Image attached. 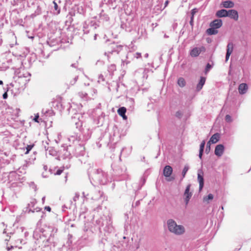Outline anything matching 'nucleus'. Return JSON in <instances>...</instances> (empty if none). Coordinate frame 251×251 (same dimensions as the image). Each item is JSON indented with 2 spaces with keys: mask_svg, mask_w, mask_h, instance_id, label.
Listing matches in <instances>:
<instances>
[{
  "mask_svg": "<svg viewBox=\"0 0 251 251\" xmlns=\"http://www.w3.org/2000/svg\"><path fill=\"white\" fill-rule=\"evenodd\" d=\"M96 222L97 225L99 226L100 229L102 228L104 231L109 233L113 231V227L110 218L103 216L100 217V219L97 220Z\"/></svg>",
  "mask_w": 251,
  "mask_h": 251,
  "instance_id": "39448f33",
  "label": "nucleus"
},
{
  "mask_svg": "<svg viewBox=\"0 0 251 251\" xmlns=\"http://www.w3.org/2000/svg\"><path fill=\"white\" fill-rule=\"evenodd\" d=\"M146 181V178L145 177H142L140 180V183H141V186L140 188V189L144 185Z\"/></svg>",
  "mask_w": 251,
  "mask_h": 251,
  "instance_id": "5fc2aeb1",
  "label": "nucleus"
},
{
  "mask_svg": "<svg viewBox=\"0 0 251 251\" xmlns=\"http://www.w3.org/2000/svg\"><path fill=\"white\" fill-rule=\"evenodd\" d=\"M205 48L203 46L201 47H195L190 51V55L193 57H198L201 52H204Z\"/></svg>",
  "mask_w": 251,
  "mask_h": 251,
  "instance_id": "ddd939ff",
  "label": "nucleus"
},
{
  "mask_svg": "<svg viewBox=\"0 0 251 251\" xmlns=\"http://www.w3.org/2000/svg\"><path fill=\"white\" fill-rule=\"evenodd\" d=\"M99 24L95 19L86 21L83 25V31L84 34L93 32L99 26Z\"/></svg>",
  "mask_w": 251,
  "mask_h": 251,
  "instance_id": "1a4fd4ad",
  "label": "nucleus"
},
{
  "mask_svg": "<svg viewBox=\"0 0 251 251\" xmlns=\"http://www.w3.org/2000/svg\"><path fill=\"white\" fill-rule=\"evenodd\" d=\"M224 151V146L222 144L218 145L215 149V154L218 156H221Z\"/></svg>",
  "mask_w": 251,
  "mask_h": 251,
  "instance_id": "f3484780",
  "label": "nucleus"
},
{
  "mask_svg": "<svg viewBox=\"0 0 251 251\" xmlns=\"http://www.w3.org/2000/svg\"><path fill=\"white\" fill-rule=\"evenodd\" d=\"M168 3H169V1L166 0L164 3V6L163 7H162V5L159 6V5H158L156 6L157 10H160V11L163 10L168 5Z\"/></svg>",
  "mask_w": 251,
  "mask_h": 251,
  "instance_id": "a19ab883",
  "label": "nucleus"
},
{
  "mask_svg": "<svg viewBox=\"0 0 251 251\" xmlns=\"http://www.w3.org/2000/svg\"><path fill=\"white\" fill-rule=\"evenodd\" d=\"M7 97H8V95H7V92H5L3 95H2V97H3V99H6L7 98Z\"/></svg>",
  "mask_w": 251,
  "mask_h": 251,
  "instance_id": "680f3d73",
  "label": "nucleus"
},
{
  "mask_svg": "<svg viewBox=\"0 0 251 251\" xmlns=\"http://www.w3.org/2000/svg\"><path fill=\"white\" fill-rule=\"evenodd\" d=\"M83 197L87 199H90L94 201H103L104 199L103 193L99 188L95 187H91L88 191H84L82 193Z\"/></svg>",
  "mask_w": 251,
  "mask_h": 251,
  "instance_id": "7ed1b4c3",
  "label": "nucleus"
},
{
  "mask_svg": "<svg viewBox=\"0 0 251 251\" xmlns=\"http://www.w3.org/2000/svg\"><path fill=\"white\" fill-rule=\"evenodd\" d=\"M211 68L212 66L209 63H207L205 69V73L208 72Z\"/></svg>",
  "mask_w": 251,
  "mask_h": 251,
  "instance_id": "de8ad7c7",
  "label": "nucleus"
},
{
  "mask_svg": "<svg viewBox=\"0 0 251 251\" xmlns=\"http://www.w3.org/2000/svg\"><path fill=\"white\" fill-rule=\"evenodd\" d=\"M220 138V134L218 133H216L214 134L210 138L209 142L212 144H215L217 143Z\"/></svg>",
  "mask_w": 251,
  "mask_h": 251,
  "instance_id": "cd10ccee",
  "label": "nucleus"
},
{
  "mask_svg": "<svg viewBox=\"0 0 251 251\" xmlns=\"http://www.w3.org/2000/svg\"><path fill=\"white\" fill-rule=\"evenodd\" d=\"M62 172H63V170L62 169H58L56 171V172L55 173V175H60V174H61Z\"/></svg>",
  "mask_w": 251,
  "mask_h": 251,
  "instance_id": "bf43d9fd",
  "label": "nucleus"
},
{
  "mask_svg": "<svg viewBox=\"0 0 251 251\" xmlns=\"http://www.w3.org/2000/svg\"><path fill=\"white\" fill-rule=\"evenodd\" d=\"M203 172L202 170L198 171V180L199 182V190L201 191L204 185Z\"/></svg>",
  "mask_w": 251,
  "mask_h": 251,
  "instance_id": "2eb2a0df",
  "label": "nucleus"
},
{
  "mask_svg": "<svg viewBox=\"0 0 251 251\" xmlns=\"http://www.w3.org/2000/svg\"><path fill=\"white\" fill-rule=\"evenodd\" d=\"M126 102L130 105V107H133L134 104V100L133 98H127Z\"/></svg>",
  "mask_w": 251,
  "mask_h": 251,
  "instance_id": "ea45409f",
  "label": "nucleus"
},
{
  "mask_svg": "<svg viewBox=\"0 0 251 251\" xmlns=\"http://www.w3.org/2000/svg\"><path fill=\"white\" fill-rule=\"evenodd\" d=\"M90 138V136H86L82 134L74 133L70 136L68 140L70 142L75 144V147H73L72 154L76 157L83 156L85 154L84 143Z\"/></svg>",
  "mask_w": 251,
  "mask_h": 251,
  "instance_id": "f257e3e1",
  "label": "nucleus"
},
{
  "mask_svg": "<svg viewBox=\"0 0 251 251\" xmlns=\"http://www.w3.org/2000/svg\"><path fill=\"white\" fill-rule=\"evenodd\" d=\"M225 120L227 123H231L232 122V119L229 115H226L225 117Z\"/></svg>",
  "mask_w": 251,
  "mask_h": 251,
  "instance_id": "49530a36",
  "label": "nucleus"
},
{
  "mask_svg": "<svg viewBox=\"0 0 251 251\" xmlns=\"http://www.w3.org/2000/svg\"><path fill=\"white\" fill-rule=\"evenodd\" d=\"M57 232V228L52 226H48L45 227L43 231V235L48 238L47 242L50 245L53 244L55 246L54 236Z\"/></svg>",
  "mask_w": 251,
  "mask_h": 251,
  "instance_id": "423d86ee",
  "label": "nucleus"
},
{
  "mask_svg": "<svg viewBox=\"0 0 251 251\" xmlns=\"http://www.w3.org/2000/svg\"><path fill=\"white\" fill-rule=\"evenodd\" d=\"M191 184L187 185L185 192L184 193V201L185 202L186 205H187L189 202L190 199H191L192 194L191 192H190Z\"/></svg>",
  "mask_w": 251,
  "mask_h": 251,
  "instance_id": "4468645a",
  "label": "nucleus"
},
{
  "mask_svg": "<svg viewBox=\"0 0 251 251\" xmlns=\"http://www.w3.org/2000/svg\"><path fill=\"white\" fill-rule=\"evenodd\" d=\"M223 25V22L221 19H215L212 22H211L210 24V26H213L215 28H219Z\"/></svg>",
  "mask_w": 251,
  "mask_h": 251,
  "instance_id": "6ab92c4d",
  "label": "nucleus"
},
{
  "mask_svg": "<svg viewBox=\"0 0 251 251\" xmlns=\"http://www.w3.org/2000/svg\"><path fill=\"white\" fill-rule=\"evenodd\" d=\"M72 149H73V146L71 145H69L67 147V149L64 148L63 151H61V154L60 156H59V159L62 158L63 159H65L67 158H71L72 157Z\"/></svg>",
  "mask_w": 251,
  "mask_h": 251,
  "instance_id": "f8f14e48",
  "label": "nucleus"
},
{
  "mask_svg": "<svg viewBox=\"0 0 251 251\" xmlns=\"http://www.w3.org/2000/svg\"><path fill=\"white\" fill-rule=\"evenodd\" d=\"M42 113H44L46 116H51L54 114L53 110H42Z\"/></svg>",
  "mask_w": 251,
  "mask_h": 251,
  "instance_id": "f704fd0d",
  "label": "nucleus"
},
{
  "mask_svg": "<svg viewBox=\"0 0 251 251\" xmlns=\"http://www.w3.org/2000/svg\"><path fill=\"white\" fill-rule=\"evenodd\" d=\"M100 17L101 20L107 21L109 20V17L108 15L105 13L103 11L100 14Z\"/></svg>",
  "mask_w": 251,
  "mask_h": 251,
  "instance_id": "2f4dec72",
  "label": "nucleus"
},
{
  "mask_svg": "<svg viewBox=\"0 0 251 251\" xmlns=\"http://www.w3.org/2000/svg\"><path fill=\"white\" fill-rule=\"evenodd\" d=\"M116 70V65L114 64H111L108 67V71L110 73L112 74Z\"/></svg>",
  "mask_w": 251,
  "mask_h": 251,
  "instance_id": "c9c22d12",
  "label": "nucleus"
},
{
  "mask_svg": "<svg viewBox=\"0 0 251 251\" xmlns=\"http://www.w3.org/2000/svg\"><path fill=\"white\" fill-rule=\"evenodd\" d=\"M53 106L59 111H62L64 109V107L63 106L62 103L59 101H55L53 102Z\"/></svg>",
  "mask_w": 251,
  "mask_h": 251,
  "instance_id": "bb28decb",
  "label": "nucleus"
},
{
  "mask_svg": "<svg viewBox=\"0 0 251 251\" xmlns=\"http://www.w3.org/2000/svg\"><path fill=\"white\" fill-rule=\"evenodd\" d=\"M173 172V168L169 165L166 166L163 170V175L165 177L171 176Z\"/></svg>",
  "mask_w": 251,
  "mask_h": 251,
  "instance_id": "4be33fe9",
  "label": "nucleus"
},
{
  "mask_svg": "<svg viewBox=\"0 0 251 251\" xmlns=\"http://www.w3.org/2000/svg\"><path fill=\"white\" fill-rule=\"evenodd\" d=\"M140 201H139H139H137L135 202V206H138L140 204Z\"/></svg>",
  "mask_w": 251,
  "mask_h": 251,
  "instance_id": "774afa93",
  "label": "nucleus"
},
{
  "mask_svg": "<svg viewBox=\"0 0 251 251\" xmlns=\"http://www.w3.org/2000/svg\"><path fill=\"white\" fill-rule=\"evenodd\" d=\"M204 146H205V141H202V142L201 143V145H200V151H203V150H204Z\"/></svg>",
  "mask_w": 251,
  "mask_h": 251,
  "instance_id": "09e8293b",
  "label": "nucleus"
},
{
  "mask_svg": "<svg viewBox=\"0 0 251 251\" xmlns=\"http://www.w3.org/2000/svg\"><path fill=\"white\" fill-rule=\"evenodd\" d=\"M41 13H42V9L40 6H38L37 7V9H36V10L34 12V13L35 14V15L38 16V15H40L41 14Z\"/></svg>",
  "mask_w": 251,
  "mask_h": 251,
  "instance_id": "79ce46f5",
  "label": "nucleus"
},
{
  "mask_svg": "<svg viewBox=\"0 0 251 251\" xmlns=\"http://www.w3.org/2000/svg\"><path fill=\"white\" fill-rule=\"evenodd\" d=\"M189 23H190V25L191 26L192 28H193V26H194V18L191 17L190 21Z\"/></svg>",
  "mask_w": 251,
  "mask_h": 251,
  "instance_id": "13d9d810",
  "label": "nucleus"
},
{
  "mask_svg": "<svg viewBox=\"0 0 251 251\" xmlns=\"http://www.w3.org/2000/svg\"><path fill=\"white\" fill-rule=\"evenodd\" d=\"M210 150V143L208 142L206 145V147L205 149V152L208 153Z\"/></svg>",
  "mask_w": 251,
  "mask_h": 251,
  "instance_id": "864d4df0",
  "label": "nucleus"
},
{
  "mask_svg": "<svg viewBox=\"0 0 251 251\" xmlns=\"http://www.w3.org/2000/svg\"><path fill=\"white\" fill-rule=\"evenodd\" d=\"M215 15L218 18L226 17L228 15V10L224 9L218 10Z\"/></svg>",
  "mask_w": 251,
  "mask_h": 251,
  "instance_id": "5701e85b",
  "label": "nucleus"
},
{
  "mask_svg": "<svg viewBox=\"0 0 251 251\" xmlns=\"http://www.w3.org/2000/svg\"><path fill=\"white\" fill-rule=\"evenodd\" d=\"M189 169V167L188 165H185L184 166V167L182 170V179L184 178L185 176V175L187 172V171H188Z\"/></svg>",
  "mask_w": 251,
  "mask_h": 251,
  "instance_id": "e433bc0d",
  "label": "nucleus"
},
{
  "mask_svg": "<svg viewBox=\"0 0 251 251\" xmlns=\"http://www.w3.org/2000/svg\"><path fill=\"white\" fill-rule=\"evenodd\" d=\"M104 81V76L100 74L99 75V77H98V82L100 83L101 82H102V81Z\"/></svg>",
  "mask_w": 251,
  "mask_h": 251,
  "instance_id": "3c124183",
  "label": "nucleus"
},
{
  "mask_svg": "<svg viewBox=\"0 0 251 251\" xmlns=\"http://www.w3.org/2000/svg\"><path fill=\"white\" fill-rule=\"evenodd\" d=\"M234 45L232 42H229L228 43L226 47V62H227L229 58L230 55L233 52V50Z\"/></svg>",
  "mask_w": 251,
  "mask_h": 251,
  "instance_id": "dca6fc26",
  "label": "nucleus"
},
{
  "mask_svg": "<svg viewBox=\"0 0 251 251\" xmlns=\"http://www.w3.org/2000/svg\"><path fill=\"white\" fill-rule=\"evenodd\" d=\"M221 6L226 8H232L234 7V2L231 0H226L223 1L221 4Z\"/></svg>",
  "mask_w": 251,
  "mask_h": 251,
  "instance_id": "393cba45",
  "label": "nucleus"
},
{
  "mask_svg": "<svg viewBox=\"0 0 251 251\" xmlns=\"http://www.w3.org/2000/svg\"><path fill=\"white\" fill-rule=\"evenodd\" d=\"M142 7L144 9L150 8L152 5V0H140Z\"/></svg>",
  "mask_w": 251,
  "mask_h": 251,
  "instance_id": "aec40b11",
  "label": "nucleus"
},
{
  "mask_svg": "<svg viewBox=\"0 0 251 251\" xmlns=\"http://www.w3.org/2000/svg\"><path fill=\"white\" fill-rule=\"evenodd\" d=\"M45 209L49 212L51 211V208L49 206H46Z\"/></svg>",
  "mask_w": 251,
  "mask_h": 251,
  "instance_id": "338daca9",
  "label": "nucleus"
},
{
  "mask_svg": "<svg viewBox=\"0 0 251 251\" xmlns=\"http://www.w3.org/2000/svg\"><path fill=\"white\" fill-rule=\"evenodd\" d=\"M167 225L169 231L175 235H180L185 231L184 227L182 225H177L173 219H168L167 221Z\"/></svg>",
  "mask_w": 251,
  "mask_h": 251,
  "instance_id": "20e7f679",
  "label": "nucleus"
},
{
  "mask_svg": "<svg viewBox=\"0 0 251 251\" xmlns=\"http://www.w3.org/2000/svg\"><path fill=\"white\" fill-rule=\"evenodd\" d=\"M248 89V85L246 83H241L239 85L238 91L240 94L243 95L246 93Z\"/></svg>",
  "mask_w": 251,
  "mask_h": 251,
  "instance_id": "412c9836",
  "label": "nucleus"
},
{
  "mask_svg": "<svg viewBox=\"0 0 251 251\" xmlns=\"http://www.w3.org/2000/svg\"><path fill=\"white\" fill-rule=\"evenodd\" d=\"M79 193H76L75 194V196L73 198L74 201H77L79 199Z\"/></svg>",
  "mask_w": 251,
  "mask_h": 251,
  "instance_id": "6e6d98bb",
  "label": "nucleus"
},
{
  "mask_svg": "<svg viewBox=\"0 0 251 251\" xmlns=\"http://www.w3.org/2000/svg\"><path fill=\"white\" fill-rule=\"evenodd\" d=\"M20 243L21 244H25V242L24 240L23 239H18L17 240H16V244L15 246L16 247H18L19 249H21V247H19L18 246V243Z\"/></svg>",
  "mask_w": 251,
  "mask_h": 251,
  "instance_id": "58836bf2",
  "label": "nucleus"
},
{
  "mask_svg": "<svg viewBox=\"0 0 251 251\" xmlns=\"http://www.w3.org/2000/svg\"><path fill=\"white\" fill-rule=\"evenodd\" d=\"M18 77V81L19 83L26 85L30 79L31 74L24 69H17L15 71Z\"/></svg>",
  "mask_w": 251,
  "mask_h": 251,
  "instance_id": "6e6552de",
  "label": "nucleus"
},
{
  "mask_svg": "<svg viewBox=\"0 0 251 251\" xmlns=\"http://www.w3.org/2000/svg\"><path fill=\"white\" fill-rule=\"evenodd\" d=\"M206 78L203 76H201L200 81L197 85L196 89L197 91H200L203 87L205 83Z\"/></svg>",
  "mask_w": 251,
  "mask_h": 251,
  "instance_id": "b1692460",
  "label": "nucleus"
},
{
  "mask_svg": "<svg viewBox=\"0 0 251 251\" xmlns=\"http://www.w3.org/2000/svg\"><path fill=\"white\" fill-rule=\"evenodd\" d=\"M33 147V145H28L26 148V151L25 152V154H27L29 152V151L32 149Z\"/></svg>",
  "mask_w": 251,
  "mask_h": 251,
  "instance_id": "603ef678",
  "label": "nucleus"
},
{
  "mask_svg": "<svg viewBox=\"0 0 251 251\" xmlns=\"http://www.w3.org/2000/svg\"><path fill=\"white\" fill-rule=\"evenodd\" d=\"M213 199V195L212 194H209L208 195L207 197L204 198L203 201H207L208 200H211Z\"/></svg>",
  "mask_w": 251,
  "mask_h": 251,
  "instance_id": "37998d69",
  "label": "nucleus"
},
{
  "mask_svg": "<svg viewBox=\"0 0 251 251\" xmlns=\"http://www.w3.org/2000/svg\"><path fill=\"white\" fill-rule=\"evenodd\" d=\"M203 152V151H199V157L200 159H201V158H202V155Z\"/></svg>",
  "mask_w": 251,
  "mask_h": 251,
  "instance_id": "69168bd1",
  "label": "nucleus"
},
{
  "mask_svg": "<svg viewBox=\"0 0 251 251\" xmlns=\"http://www.w3.org/2000/svg\"><path fill=\"white\" fill-rule=\"evenodd\" d=\"M198 12V9L196 8H193L191 11V17H193L194 18V15H195V14L196 13H197Z\"/></svg>",
  "mask_w": 251,
  "mask_h": 251,
  "instance_id": "a18cd8bd",
  "label": "nucleus"
},
{
  "mask_svg": "<svg viewBox=\"0 0 251 251\" xmlns=\"http://www.w3.org/2000/svg\"><path fill=\"white\" fill-rule=\"evenodd\" d=\"M38 118H39V116H38V115H37V116H36L35 117V118H34V121L35 122L39 123V121H38Z\"/></svg>",
  "mask_w": 251,
  "mask_h": 251,
  "instance_id": "0e129e2a",
  "label": "nucleus"
},
{
  "mask_svg": "<svg viewBox=\"0 0 251 251\" xmlns=\"http://www.w3.org/2000/svg\"><path fill=\"white\" fill-rule=\"evenodd\" d=\"M53 3L54 4V10L53 13L55 15H58L60 13V8L58 6L57 3L54 0L53 1Z\"/></svg>",
  "mask_w": 251,
  "mask_h": 251,
  "instance_id": "7c9ffc66",
  "label": "nucleus"
},
{
  "mask_svg": "<svg viewBox=\"0 0 251 251\" xmlns=\"http://www.w3.org/2000/svg\"><path fill=\"white\" fill-rule=\"evenodd\" d=\"M45 148V150L46 151H49V153L50 154V155H51L52 156L56 155V151L54 149V148H53L52 147H48L47 149H46V147Z\"/></svg>",
  "mask_w": 251,
  "mask_h": 251,
  "instance_id": "72a5a7b5",
  "label": "nucleus"
},
{
  "mask_svg": "<svg viewBox=\"0 0 251 251\" xmlns=\"http://www.w3.org/2000/svg\"><path fill=\"white\" fill-rule=\"evenodd\" d=\"M83 116L80 113H75L71 118V123L74 124L76 126V127L79 130H81L83 126Z\"/></svg>",
  "mask_w": 251,
  "mask_h": 251,
  "instance_id": "9d476101",
  "label": "nucleus"
},
{
  "mask_svg": "<svg viewBox=\"0 0 251 251\" xmlns=\"http://www.w3.org/2000/svg\"><path fill=\"white\" fill-rule=\"evenodd\" d=\"M130 62L129 61H128V60H122V65H124L126 63V64H127L128 63H129Z\"/></svg>",
  "mask_w": 251,
  "mask_h": 251,
  "instance_id": "052dcab7",
  "label": "nucleus"
},
{
  "mask_svg": "<svg viewBox=\"0 0 251 251\" xmlns=\"http://www.w3.org/2000/svg\"><path fill=\"white\" fill-rule=\"evenodd\" d=\"M228 17L237 21L238 19V12L234 9H230L228 10Z\"/></svg>",
  "mask_w": 251,
  "mask_h": 251,
  "instance_id": "a211bd4d",
  "label": "nucleus"
},
{
  "mask_svg": "<svg viewBox=\"0 0 251 251\" xmlns=\"http://www.w3.org/2000/svg\"><path fill=\"white\" fill-rule=\"evenodd\" d=\"M133 56L136 59L141 58L142 57L141 53L140 52L133 53L132 52H129L126 55V58L128 59L130 56Z\"/></svg>",
  "mask_w": 251,
  "mask_h": 251,
  "instance_id": "c85d7f7f",
  "label": "nucleus"
},
{
  "mask_svg": "<svg viewBox=\"0 0 251 251\" xmlns=\"http://www.w3.org/2000/svg\"><path fill=\"white\" fill-rule=\"evenodd\" d=\"M124 46L114 42L110 43L108 46L107 50L104 52V55L106 56L108 60L111 55L114 53L119 54L123 50Z\"/></svg>",
  "mask_w": 251,
  "mask_h": 251,
  "instance_id": "0eeeda50",
  "label": "nucleus"
},
{
  "mask_svg": "<svg viewBox=\"0 0 251 251\" xmlns=\"http://www.w3.org/2000/svg\"><path fill=\"white\" fill-rule=\"evenodd\" d=\"M218 32V30L215 28V27H213V26H210V28H208L206 30V33L208 35H215L217 34Z\"/></svg>",
  "mask_w": 251,
  "mask_h": 251,
  "instance_id": "c756f323",
  "label": "nucleus"
},
{
  "mask_svg": "<svg viewBox=\"0 0 251 251\" xmlns=\"http://www.w3.org/2000/svg\"><path fill=\"white\" fill-rule=\"evenodd\" d=\"M77 79H78V76H75L73 80H72L70 81L69 85L70 86L74 85L76 82Z\"/></svg>",
  "mask_w": 251,
  "mask_h": 251,
  "instance_id": "c03bdc74",
  "label": "nucleus"
},
{
  "mask_svg": "<svg viewBox=\"0 0 251 251\" xmlns=\"http://www.w3.org/2000/svg\"><path fill=\"white\" fill-rule=\"evenodd\" d=\"M48 43L50 46H53L54 45V44H53V42H52V40H50V41H48Z\"/></svg>",
  "mask_w": 251,
  "mask_h": 251,
  "instance_id": "e2e57ef3",
  "label": "nucleus"
},
{
  "mask_svg": "<svg viewBox=\"0 0 251 251\" xmlns=\"http://www.w3.org/2000/svg\"><path fill=\"white\" fill-rule=\"evenodd\" d=\"M126 109L125 107H121L118 110V114L121 116L124 120L127 119V116L126 115Z\"/></svg>",
  "mask_w": 251,
  "mask_h": 251,
  "instance_id": "a878e982",
  "label": "nucleus"
},
{
  "mask_svg": "<svg viewBox=\"0 0 251 251\" xmlns=\"http://www.w3.org/2000/svg\"><path fill=\"white\" fill-rule=\"evenodd\" d=\"M37 201L36 199H32L30 201V202L27 204L26 207V210L25 212H27L28 213H29L31 212H34L35 211L36 212H40L41 215V217L43 218L44 216L45 213L43 212H41V209L39 207H36L33 209H32V208L34 207L35 205L36 204Z\"/></svg>",
  "mask_w": 251,
  "mask_h": 251,
  "instance_id": "9b49d317",
  "label": "nucleus"
},
{
  "mask_svg": "<svg viewBox=\"0 0 251 251\" xmlns=\"http://www.w3.org/2000/svg\"><path fill=\"white\" fill-rule=\"evenodd\" d=\"M78 96L81 98H84L87 95L85 92H80L78 93Z\"/></svg>",
  "mask_w": 251,
  "mask_h": 251,
  "instance_id": "8fccbe9b",
  "label": "nucleus"
},
{
  "mask_svg": "<svg viewBox=\"0 0 251 251\" xmlns=\"http://www.w3.org/2000/svg\"><path fill=\"white\" fill-rule=\"evenodd\" d=\"M104 2L107 4V5H111L112 6H113V8H115L116 5L115 4H113V3L116 2V0H104Z\"/></svg>",
  "mask_w": 251,
  "mask_h": 251,
  "instance_id": "4c0bfd02",
  "label": "nucleus"
},
{
  "mask_svg": "<svg viewBox=\"0 0 251 251\" xmlns=\"http://www.w3.org/2000/svg\"><path fill=\"white\" fill-rule=\"evenodd\" d=\"M182 116V113L180 111H178L176 113V116L178 118H181Z\"/></svg>",
  "mask_w": 251,
  "mask_h": 251,
  "instance_id": "4d7b16f0",
  "label": "nucleus"
},
{
  "mask_svg": "<svg viewBox=\"0 0 251 251\" xmlns=\"http://www.w3.org/2000/svg\"><path fill=\"white\" fill-rule=\"evenodd\" d=\"M177 84L181 87H184L186 84L185 79L183 77H179L177 80Z\"/></svg>",
  "mask_w": 251,
  "mask_h": 251,
  "instance_id": "473e14b6",
  "label": "nucleus"
},
{
  "mask_svg": "<svg viewBox=\"0 0 251 251\" xmlns=\"http://www.w3.org/2000/svg\"><path fill=\"white\" fill-rule=\"evenodd\" d=\"M88 175L91 183L93 180L96 183L104 185L108 181L107 174L100 169L89 170Z\"/></svg>",
  "mask_w": 251,
  "mask_h": 251,
  "instance_id": "f03ea898",
  "label": "nucleus"
}]
</instances>
